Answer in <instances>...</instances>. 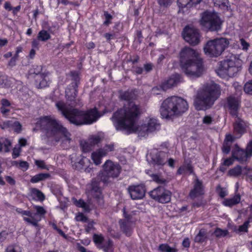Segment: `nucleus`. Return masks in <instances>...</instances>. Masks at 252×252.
I'll list each match as a JSON object with an SVG mask.
<instances>
[{
	"instance_id": "b1692460",
	"label": "nucleus",
	"mask_w": 252,
	"mask_h": 252,
	"mask_svg": "<svg viewBox=\"0 0 252 252\" xmlns=\"http://www.w3.org/2000/svg\"><path fill=\"white\" fill-rule=\"evenodd\" d=\"M91 193L97 199V200H98V201L103 202L102 192L97 182H93L92 184Z\"/></svg>"
},
{
	"instance_id": "680f3d73",
	"label": "nucleus",
	"mask_w": 252,
	"mask_h": 252,
	"mask_svg": "<svg viewBox=\"0 0 252 252\" xmlns=\"http://www.w3.org/2000/svg\"><path fill=\"white\" fill-rule=\"evenodd\" d=\"M20 154V149L19 148H14L12 152V157L13 158H16L18 156H19Z\"/></svg>"
},
{
	"instance_id": "37998d69",
	"label": "nucleus",
	"mask_w": 252,
	"mask_h": 252,
	"mask_svg": "<svg viewBox=\"0 0 252 252\" xmlns=\"http://www.w3.org/2000/svg\"><path fill=\"white\" fill-rule=\"evenodd\" d=\"M104 238L102 235H98V234H94L93 236V240L97 244L98 247L103 248V246H102V243L103 241Z\"/></svg>"
},
{
	"instance_id": "6e6d98bb",
	"label": "nucleus",
	"mask_w": 252,
	"mask_h": 252,
	"mask_svg": "<svg viewBox=\"0 0 252 252\" xmlns=\"http://www.w3.org/2000/svg\"><path fill=\"white\" fill-rule=\"evenodd\" d=\"M76 219L77 220H82V221H87L88 220V218L86 216H84L82 213L78 214L76 217Z\"/></svg>"
},
{
	"instance_id": "4468645a",
	"label": "nucleus",
	"mask_w": 252,
	"mask_h": 252,
	"mask_svg": "<svg viewBox=\"0 0 252 252\" xmlns=\"http://www.w3.org/2000/svg\"><path fill=\"white\" fill-rule=\"evenodd\" d=\"M150 196L160 203H167L171 200L172 193L163 187H158L149 192Z\"/></svg>"
},
{
	"instance_id": "a211bd4d",
	"label": "nucleus",
	"mask_w": 252,
	"mask_h": 252,
	"mask_svg": "<svg viewBox=\"0 0 252 252\" xmlns=\"http://www.w3.org/2000/svg\"><path fill=\"white\" fill-rule=\"evenodd\" d=\"M127 191L132 199H141L145 195L146 189L142 185L129 186L127 188Z\"/></svg>"
},
{
	"instance_id": "69168bd1",
	"label": "nucleus",
	"mask_w": 252,
	"mask_h": 252,
	"mask_svg": "<svg viewBox=\"0 0 252 252\" xmlns=\"http://www.w3.org/2000/svg\"><path fill=\"white\" fill-rule=\"evenodd\" d=\"M153 67V64H151V63H147V64H144V69L147 72L152 70Z\"/></svg>"
},
{
	"instance_id": "864d4df0",
	"label": "nucleus",
	"mask_w": 252,
	"mask_h": 252,
	"mask_svg": "<svg viewBox=\"0 0 252 252\" xmlns=\"http://www.w3.org/2000/svg\"><path fill=\"white\" fill-rule=\"evenodd\" d=\"M104 16L105 18V20L104 22V25H109L111 23V20L112 18V16L109 14L108 12H104Z\"/></svg>"
},
{
	"instance_id": "412c9836",
	"label": "nucleus",
	"mask_w": 252,
	"mask_h": 252,
	"mask_svg": "<svg viewBox=\"0 0 252 252\" xmlns=\"http://www.w3.org/2000/svg\"><path fill=\"white\" fill-rule=\"evenodd\" d=\"M203 192L202 182L196 178L194 181L193 188L189 193V196L191 198H195L200 194H202Z\"/></svg>"
},
{
	"instance_id": "473e14b6",
	"label": "nucleus",
	"mask_w": 252,
	"mask_h": 252,
	"mask_svg": "<svg viewBox=\"0 0 252 252\" xmlns=\"http://www.w3.org/2000/svg\"><path fill=\"white\" fill-rule=\"evenodd\" d=\"M241 200V196L239 194H237L233 197V198H231L230 199H226L223 201V203L225 206H229V207H232V206H234V205H236V204H238Z\"/></svg>"
},
{
	"instance_id": "9b49d317",
	"label": "nucleus",
	"mask_w": 252,
	"mask_h": 252,
	"mask_svg": "<svg viewBox=\"0 0 252 252\" xmlns=\"http://www.w3.org/2000/svg\"><path fill=\"white\" fill-rule=\"evenodd\" d=\"M147 161L151 165L158 167H161L166 164L167 161L170 166H174L175 160L173 158L168 159V155L165 152L158 151V149H152L147 155Z\"/></svg>"
},
{
	"instance_id": "4d7b16f0",
	"label": "nucleus",
	"mask_w": 252,
	"mask_h": 252,
	"mask_svg": "<svg viewBox=\"0 0 252 252\" xmlns=\"http://www.w3.org/2000/svg\"><path fill=\"white\" fill-rule=\"evenodd\" d=\"M35 163L38 167H40L41 168H47L44 160H38V159H36L35 160Z\"/></svg>"
},
{
	"instance_id": "3c124183",
	"label": "nucleus",
	"mask_w": 252,
	"mask_h": 252,
	"mask_svg": "<svg viewBox=\"0 0 252 252\" xmlns=\"http://www.w3.org/2000/svg\"><path fill=\"white\" fill-rule=\"evenodd\" d=\"M249 223V221H245L243 225L239 226L238 230L240 231V232H247V231H248Z\"/></svg>"
},
{
	"instance_id": "5fc2aeb1",
	"label": "nucleus",
	"mask_w": 252,
	"mask_h": 252,
	"mask_svg": "<svg viewBox=\"0 0 252 252\" xmlns=\"http://www.w3.org/2000/svg\"><path fill=\"white\" fill-rule=\"evenodd\" d=\"M19 166L23 170H27L29 167V164L27 161H20Z\"/></svg>"
},
{
	"instance_id": "f03ea898",
	"label": "nucleus",
	"mask_w": 252,
	"mask_h": 252,
	"mask_svg": "<svg viewBox=\"0 0 252 252\" xmlns=\"http://www.w3.org/2000/svg\"><path fill=\"white\" fill-rule=\"evenodd\" d=\"M181 66L189 77L197 78L202 75L205 68L200 54L191 47H184L180 53Z\"/></svg>"
},
{
	"instance_id": "5701e85b",
	"label": "nucleus",
	"mask_w": 252,
	"mask_h": 252,
	"mask_svg": "<svg viewBox=\"0 0 252 252\" xmlns=\"http://www.w3.org/2000/svg\"><path fill=\"white\" fill-rule=\"evenodd\" d=\"M119 223L122 231L127 236H130L133 225L132 221H127L126 219H124V220H120Z\"/></svg>"
},
{
	"instance_id": "2eb2a0df",
	"label": "nucleus",
	"mask_w": 252,
	"mask_h": 252,
	"mask_svg": "<svg viewBox=\"0 0 252 252\" xmlns=\"http://www.w3.org/2000/svg\"><path fill=\"white\" fill-rule=\"evenodd\" d=\"M252 155V141H250L248 144L245 150L240 148L238 145H235L232 151V156L235 159L242 162L247 161L248 158Z\"/></svg>"
},
{
	"instance_id": "dca6fc26",
	"label": "nucleus",
	"mask_w": 252,
	"mask_h": 252,
	"mask_svg": "<svg viewBox=\"0 0 252 252\" xmlns=\"http://www.w3.org/2000/svg\"><path fill=\"white\" fill-rule=\"evenodd\" d=\"M183 37L184 39L192 45L200 42V34L199 31L193 27H186L183 31Z\"/></svg>"
},
{
	"instance_id": "7c9ffc66",
	"label": "nucleus",
	"mask_w": 252,
	"mask_h": 252,
	"mask_svg": "<svg viewBox=\"0 0 252 252\" xmlns=\"http://www.w3.org/2000/svg\"><path fill=\"white\" fill-rule=\"evenodd\" d=\"M50 177H51L50 173H37V174H35V175H34L32 177L31 179V182L32 183H38V182H40V181H44V180H46V179H48Z\"/></svg>"
},
{
	"instance_id": "58836bf2",
	"label": "nucleus",
	"mask_w": 252,
	"mask_h": 252,
	"mask_svg": "<svg viewBox=\"0 0 252 252\" xmlns=\"http://www.w3.org/2000/svg\"><path fill=\"white\" fill-rule=\"evenodd\" d=\"M74 203L78 206V207H81L86 211H89L91 210L90 206L88 203L85 202L83 200H74Z\"/></svg>"
},
{
	"instance_id": "7ed1b4c3",
	"label": "nucleus",
	"mask_w": 252,
	"mask_h": 252,
	"mask_svg": "<svg viewBox=\"0 0 252 252\" xmlns=\"http://www.w3.org/2000/svg\"><path fill=\"white\" fill-rule=\"evenodd\" d=\"M141 113L139 105L131 102L125 108L124 114L126 117V125L131 131H136L139 136H146L148 132L159 129L160 125L155 118H150L147 124L137 126V118Z\"/></svg>"
},
{
	"instance_id": "bb28decb",
	"label": "nucleus",
	"mask_w": 252,
	"mask_h": 252,
	"mask_svg": "<svg viewBox=\"0 0 252 252\" xmlns=\"http://www.w3.org/2000/svg\"><path fill=\"white\" fill-rule=\"evenodd\" d=\"M193 172V167L190 162H185L177 170L178 174H190Z\"/></svg>"
},
{
	"instance_id": "052dcab7",
	"label": "nucleus",
	"mask_w": 252,
	"mask_h": 252,
	"mask_svg": "<svg viewBox=\"0 0 252 252\" xmlns=\"http://www.w3.org/2000/svg\"><path fill=\"white\" fill-rule=\"evenodd\" d=\"M240 43L244 50H247L248 49L250 44L247 42H246L244 39H240Z\"/></svg>"
},
{
	"instance_id": "8fccbe9b",
	"label": "nucleus",
	"mask_w": 252,
	"mask_h": 252,
	"mask_svg": "<svg viewBox=\"0 0 252 252\" xmlns=\"http://www.w3.org/2000/svg\"><path fill=\"white\" fill-rule=\"evenodd\" d=\"M6 252H21V250L18 246H9L6 249Z\"/></svg>"
},
{
	"instance_id": "f3484780",
	"label": "nucleus",
	"mask_w": 252,
	"mask_h": 252,
	"mask_svg": "<svg viewBox=\"0 0 252 252\" xmlns=\"http://www.w3.org/2000/svg\"><path fill=\"white\" fill-rule=\"evenodd\" d=\"M240 102L241 98L239 96L231 95L227 98V106L229 113L234 117H237Z\"/></svg>"
},
{
	"instance_id": "aec40b11",
	"label": "nucleus",
	"mask_w": 252,
	"mask_h": 252,
	"mask_svg": "<svg viewBox=\"0 0 252 252\" xmlns=\"http://www.w3.org/2000/svg\"><path fill=\"white\" fill-rule=\"evenodd\" d=\"M100 141H101L100 136L92 135L88 138L87 141L82 142L81 145L84 152H89L92 150L93 147L98 144Z\"/></svg>"
},
{
	"instance_id": "c85d7f7f",
	"label": "nucleus",
	"mask_w": 252,
	"mask_h": 252,
	"mask_svg": "<svg viewBox=\"0 0 252 252\" xmlns=\"http://www.w3.org/2000/svg\"><path fill=\"white\" fill-rule=\"evenodd\" d=\"M202 0H178L177 3L180 7H190V6L199 4Z\"/></svg>"
},
{
	"instance_id": "a19ab883",
	"label": "nucleus",
	"mask_w": 252,
	"mask_h": 252,
	"mask_svg": "<svg viewBox=\"0 0 252 252\" xmlns=\"http://www.w3.org/2000/svg\"><path fill=\"white\" fill-rule=\"evenodd\" d=\"M43 67L41 65H36V66H33V69L32 70V73H34L36 75L35 81L36 84L38 85V83L37 82V79L38 78V80H40V74H41V72L42 71Z\"/></svg>"
},
{
	"instance_id": "338daca9",
	"label": "nucleus",
	"mask_w": 252,
	"mask_h": 252,
	"mask_svg": "<svg viewBox=\"0 0 252 252\" xmlns=\"http://www.w3.org/2000/svg\"><path fill=\"white\" fill-rule=\"evenodd\" d=\"M1 113L3 114V115H6V113H8L9 111H10L9 109L6 108V107H4L3 105H1L0 108Z\"/></svg>"
},
{
	"instance_id": "20e7f679",
	"label": "nucleus",
	"mask_w": 252,
	"mask_h": 252,
	"mask_svg": "<svg viewBox=\"0 0 252 252\" xmlns=\"http://www.w3.org/2000/svg\"><path fill=\"white\" fill-rule=\"evenodd\" d=\"M38 123L44 130L46 136L53 137L55 141H60L62 145L67 146L72 141L70 132L55 117L52 116L40 117Z\"/></svg>"
},
{
	"instance_id": "c03bdc74",
	"label": "nucleus",
	"mask_w": 252,
	"mask_h": 252,
	"mask_svg": "<svg viewBox=\"0 0 252 252\" xmlns=\"http://www.w3.org/2000/svg\"><path fill=\"white\" fill-rule=\"evenodd\" d=\"M32 193L33 195H35L40 200H43L45 198V196L43 192L40 191V190L37 189H32Z\"/></svg>"
},
{
	"instance_id": "603ef678",
	"label": "nucleus",
	"mask_w": 252,
	"mask_h": 252,
	"mask_svg": "<svg viewBox=\"0 0 252 252\" xmlns=\"http://www.w3.org/2000/svg\"><path fill=\"white\" fill-rule=\"evenodd\" d=\"M158 1L161 6H168L172 3V0H158Z\"/></svg>"
},
{
	"instance_id": "a18cd8bd",
	"label": "nucleus",
	"mask_w": 252,
	"mask_h": 252,
	"mask_svg": "<svg viewBox=\"0 0 252 252\" xmlns=\"http://www.w3.org/2000/svg\"><path fill=\"white\" fill-rule=\"evenodd\" d=\"M103 249L105 252H113L112 241L108 240L107 243L103 245Z\"/></svg>"
},
{
	"instance_id": "774afa93",
	"label": "nucleus",
	"mask_w": 252,
	"mask_h": 252,
	"mask_svg": "<svg viewBox=\"0 0 252 252\" xmlns=\"http://www.w3.org/2000/svg\"><path fill=\"white\" fill-rule=\"evenodd\" d=\"M182 245L184 247H189L190 242L189 238L184 239L182 242Z\"/></svg>"
},
{
	"instance_id": "ddd939ff",
	"label": "nucleus",
	"mask_w": 252,
	"mask_h": 252,
	"mask_svg": "<svg viewBox=\"0 0 252 252\" xmlns=\"http://www.w3.org/2000/svg\"><path fill=\"white\" fill-rule=\"evenodd\" d=\"M34 208L36 210V213H32L31 211H18L22 215H26L24 217V220L29 223H32L33 225H37L38 220H41V216L46 213V210L42 206L35 205Z\"/></svg>"
},
{
	"instance_id": "0eeeda50",
	"label": "nucleus",
	"mask_w": 252,
	"mask_h": 252,
	"mask_svg": "<svg viewBox=\"0 0 252 252\" xmlns=\"http://www.w3.org/2000/svg\"><path fill=\"white\" fill-rule=\"evenodd\" d=\"M131 96V93L128 92V91H125L121 93L120 98L121 99H124V100H126V102L122 108L119 109L116 111L111 117L112 122L116 129H125L128 133H132V130H130L126 125V117L125 115V111L126 106H127L128 104H129V103H131V102H133V100H130ZM133 103H135V101H133Z\"/></svg>"
},
{
	"instance_id": "f8f14e48",
	"label": "nucleus",
	"mask_w": 252,
	"mask_h": 252,
	"mask_svg": "<svg viewBox=\"0 0 252 252\" xmlns=\"http://www.w3.org/2000/svg\"><path fill=\"white\" fill-rule=\"evenodd\" d=\"M200 24L211 31H218L221 28L222 21L217 13L204 12L200 20Z\"/></svg>"
},
{
	"instance_id": "79ce46f5",
	"label": "nucleus",
	"mask_w": 252,
	"mask_h": 252,
	"mask_svg": "<svg viewBox=\"0 0 252 252\" xmlns=\"http://www.w3.org/2000/svg\"><path fill=\"white\" fill-rule=\"evenodd\" d=\"M229 232L227 229H222V228H217L215 230L214 233L216 237L221 238V237H225L228 235Z\"/></svg>"
},
{
	"instance_id": "cd10ccee",
	"label": "nucleus",
	"mask_w": 252,
	"mask_h": 252,
	"mask_svg": "<svg viewBox=\"0 0 252 252\" xmlns=\"http://www.w3.org/2000/svg\"><path fill=\"white\" fill-rule=\"evenodd\" d=\"M207 239V233L205 228H201L194 238L195 242L202 243Z\"/></svg>"
},
{
	"instance_id": "49530a36",
	"label": "nucleus",
	"mask_w": 252,
	"mask_h": 252,
	"mask_svg": "<svg viewBox=\"0 0 252 252\" xmlns=\"http://www.w3.org/2000/svg\"><path fill=\"white\" fill-rule=\"evenodd\" d=\"M234 162L233 158H226L224 159L223 161V163L222 166L220 167V170H222V171H224L225 170V168H224L223 165H232Z\"/></svg>"
},
{
	"instance_id": "13d9d810",
	"label": "nucleus",
	"mask_w": 252,
	"mask_h": 252,
	"mask_svg": "<svg viewBox=\"0 0 252 252\" xmlns=\"http://www.w3.org/2000/svg\"><path fill=\"white\" fill-rule=\"evenodd\" d=\"M213 120V117H210V116H205L203 118V122L204 124H206L207 125H210V124H211Z\"/></svg>"
},
{
	"instance_id": "423d86ee",
	"label": "nucleus",
	"mask_w": 252,
	"mask_h": 252,
	"mask_svg": "<svg viewBox=\"0 0 252 252\" xmlns=\"http://www.w3.org/2000/svg\"><path fill=\"white\" fill-rule=\"evenodd\" d=\"M188 109L189 104L186 99L177 96H171L162 101L160 113L162 117L170 119L175 116H180Z\"/></svg>"
},
{
	"instance_id": "1a4fd4ad",
	"label": "nucleus",
	"mask_w": 252,
	"mask_h": 252,
	"mask_svg": "<svg viewBox=\"0 0 252 252\" xmlns=\"http://www.w3.org/2000/svg\"><path fill=\"white\" fill-rule=\"evenodd\" d=\"M242 62L239 56L231 55L228 59L221 61L219 73L233 77L237 72L239 71Z\"/></svg>"
},
{
	"instance_id": "e2e57ef3",
	"label": "nucleus",
	"mask_w": 252,
	"mask_h": 252,
	"mask_svg": "<svg viewBox=\"0 0 252 252\" xmlns=\"http://www.w3.org/2000/svg\"><path fill=\"white\" fill-rule=\"evenodd\" d=\"M235 138V137H234L233 135H231V134H227L226 135V139L230 145V150L231 144L232 143L233 141H234Z\"/></svg>"
},
{
	"instance_id": "c9c22d12",
	"label": "nucleus",
	"mask_w": 252,
	"mask_h": 252,
	"mask_svg": "<svg viewBox=\"0 0 252 252\" xmlns=\"http://www.w3.org/2000/svg\"><path fill=\"white\" fill-rule=\"evenodd\" d=\"M158 250L163 252H177L178 249L175 247H171L168 244H161L158 247Z\"/></svg>"
},
{
	"instance_id": "6e6552de",
	"label": "nucleus",
	"mask_w": 252,
	"mask_h": 252,
	"mask_svg": "<svg viewBox=\"0 0 252 252\" xmlns=\"http://www.w3.org/2000/svg\"><path fill=\"white\" fill-rule=\"evenodd\" d=\"M229 42L226 38H216L209 40L204 46L205 54L211 57H217L222 54Z\"/></svg>"
},
{
	"instance_id": "f704fd0d",
	"label": "nucleus",
	"mask_w": 252,
	"mask_h": 252,
	"mask_svg": "<svg viewBox=\"0 0 252 252\" xmlns=\"http://www.w3.org/2000/svg\"><path fill=\"white\" fill-rule=\"evenodd\" d=\"M37 38L38 40H41V41H47L48 39L51 38V34H50L49 32H47V31H45V30H42L40 32H39Z\"/></svg>"
},
{
	"instance_id": "f257e3e1",
	"label": "nucleus",
	"mask_w": 252,
	"mask_h": 252,
	"mask_svg": "<svg viewBox=\"0 0 252 252\" xmlns=\"http://www.w3.org/2000/svg\"><path fill=\"white\" fill-rule=\"evenodd\" d=\"M77 87V82H72L65 91V96L68 104L64 103L63 101H58L56 105L63 115L71 124L76 126L90 125L96 122L101 115L96 108L90 109L87 111L74 108V106L80 105L79 99L76 98Z\"/></svg>"
},
{
	"instance_id": "ea45409f",
	"label": "nucleus",
	"mask_w": 252,
	"mask_h": 252,
	"mask_svg": "<svg viewBox=\"0 0 252 252\" xmlns=\"http://www.w3.org/2000/svg\"><path fill=\"white\" fill-rule=\"evenodd\" d=\"M114 150L115 144H114V143L107 144V145H105L102 147L103 156H106V155H108L109 152H113Z\"/></svg>"
},
{
	"instance_id": "a878e982",
	"label": "nucleus",
	"mask_w": 252,
	"mask_h": 252,
	"mask_svg": "<svg viewBox=\"0 0 252 252\" xmlns=\"http://www.w3.org/2000/svg\"><path fill=\"white\" fill-rule=\"evenodd\" d=\"M151 177L153 181L157 183V184L165 185L170 181L169 178H165L161 173H152L151 174Z\"/></svg>"
},
{
	"instance_id": "9d476101",
	"label": "nucleus",
	"mask_w": 252,
	"mask_h": 252,
	"mask_svg": "<svg viewBox=\"0 0 252 252\" xmlns=\"http://www.w3.org/2000/svg\"><path fill=\"white\" fill-rule=\"evenodd\" d=\"M103 172L98 175L101 181L105 184L110 182V178H117L121 172V166L113 162L111 159H107L102 165Z\"/></svg>"
},
{
	"instance_id": "39448f33",
	"label": "nucleus",
	"mask_w": 252,
	"mask_h": 252,
	"mask_svg": "<svg viewBox=\"0 0 252 252\" xmlns=\"http://www.w3.org/2000/svg\"><path fill=\"white\" fill-rule=\"evenodd\" d=\"M221 90L218 84L212 82L204 84L197 90L193 96V105L196 109H210L220 97Z\"/></svg>"
},
{
	"instance_id": "72a5a7b5",
	"label": "nucleus",
	"mask_w": 252,
	"mask_h": 252,
	"mask_svg": "<svg viewBox=\"0 0 252 252\" xmlns=\"http://www.w3.org/2000/svg\"><path fill=\"white\" fill-rule=\"evenodd\" d=\"M90 163V159L87 158H82L80 160L77 162L75 164V168L77 169H84L85 171H86V165H88Z\"/></svg>"
},
{
	"instance_id": "2f4dec72",
	"label": "nucleus",
	"mask_w": 252,
	"mask_h": 252,
	"mask_svg": "<svg viewBox=\"0 0 252 252\" xmlns=\"http://www.w3.org/2000/svg\"><path fill=\"white\" fill-rule=\"evenodd\" d=\"M11 145V142L6 138H0V151L9 152Z\"/></svg>"
},
{
	"instance_id": "c756f323",
	"label": "nucleus",
	"mask_w": 252,
	"mask_h": 252,
	"mask_svg": "<svg viewBox=\"0 0 252 252\" xmlns=\"http://www.w3.org/2000/svg\"><path fill=\"white\" fill-rule=\"evenodd\" d=\"M39 77V81L38 80V78L37 79L39 87L42 88V87H46V86H48L49 79L48 78L47 72H42V71H41L40 72Z\"/></svg>"
},
{
	"instance_id": "bf43d9fd",
	"label": "nucleus",
	"mask_w": 252,
	"mask_h": 252,
	"mask_svg": "<svg viewBox=\"0 0 252 252\" xmlns=\"http://www.w3.org/2000/svg\"><path fill=\"white\" fill-rule=\"evenodd\" d=\"M0 127L2 129L10 127V120H7V121L4 122H0Z\"/></svg>"
},
{
	"instance_id": "6ab92c4d",
	"label": "nucleus",
	"mask_w": 252,
	"mask_h": 252,
	"mask_svg": "<svg viewBox=\"0 0 252 252\" xmlns=\"http://www.w3.org/2000/svg\"><path fill=\"white\" fill-rule=\"evenodd\" d=\"M182 80V77L180 74H178V73L172 74L167 79L162 82L160 85V88L162 90H168V89L178 85V83H180Z\"/></svg>"
},
{
	"instance_id": "4be33fe9",
	"label": "nucleus",
	"mask_w": 252,
	"mask_h": 252,
	"mask_svg": "<svg viewBox=\"0 0 252 252\" xmlns=\"http://www.w3.org/2000/svg\"><path fill=\"white\" fill-rule=\"evenodd\" d=\"M247 126L246 124H245V121L241 119L240 117H238V116L236 118L234 124V129L235 132L242 135L243 133L245 132L246 127Z\"/></svg>"
},
{
	"instance_id": "4c0bfd02",
	"label": "nucleus",
	"mask_w": 252,
	"mask_h": 252,
	"mask_svg": "<svg viewBox=\"0 0 252 252\" xmlns=\"http://www.w3.org/2000/svg\"><path fill=\"white\" fill-rule=\"evenodd\" d=\"M9 127H12L15 132L19 133L22 129V125L16 120H9Z\"/></svg>"
},
{
	"instance_id": "0e129e2a",
	"label": "nucleus",
	"mask_w": 252,
	"mask_h": 252,
	"mask_svg": "<svg viewBox=\"0 0 252 252\" xmlns=\"http://www.w3.org/2000/svg\"><path fill=\"white\" fill-rule=\"evenodd\" d=\"M1 104L3 105L4 107H9V106H10V101H9L8 99H6V98H2L1 99Z\"/></svg>"
},
{
	"instance_id": "09e8293b",
	"label": "nucleus",
	"mask_w": 252,
	"mask_h": 252,
	"mask_svg": "<svg viewBox=\"0 0 252 252\" xmlns=\"http://www.w3.org/2000/svg\"><path fill=\"white\" fill-rule=\"evenodd\" d=\"M244 91L249 94H252V80L249 81L245 84Z\"/></svg>"
},
{
	"instance_id": "de8ad7c7",
	"label": "nucleus",
	"mask_w": 252,
	"mask_h": 252,
	"mask_svg": "<svg viewBox=\"0 0 252 252\" xmlns=\"http://www.w3.org/2000/svg\"><path fill=\"white\" fill-rule=\"evenodd\" d=\"M222 151L223 153H225V154H228L230 152V145L228 143V142L227 140V135H226L223 147H222Z\"/></svg>"
},
{
	"instance_id": "e433bc0d",
	"label": "nucleus",
	"mask_w": 252,
	"mask_h": 252,
	"mask_svg": "<svg viewBox=\"0 0 252 252\" xmlns=\"http://www.w3.org/2000/svg\"><path fill=\"white\" fill-rule=\"evenodd\" d=\"M230 176H233L234 177H238L242 173V168L241 166H235L232 169H230L228 172Z\"/></svg>"
},
{
	"instance_id": "393cba45",
	"label": "nucleus",
	"mask_w": 252,
	"mask_h": 252,
	"mask_svg": "<svg viewBox=\"0 0 252 252\" xmlns=\"http://www.w3.org/2000/svg\"><path fill=\"white\" fill-rule=\"evenodd\" d=\"M103 157V147L96 149L91 154V158L95 165H100L102 162V158Z\"/></svg>"
}]
</instances>
